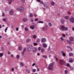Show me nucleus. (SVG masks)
I'll return each mask as SVG.
<instances>
[{
  "label": "nucleus",
  "mask_w": 74,
  "mask_h": 74,
  "mask_svg": "<svg viewBox=\"0 0 74 74\" xmlns=\"http://www.w3.org/2000/svg\"><path fill=\"white\" fill-rule=\"evenodd\" d=\"M69 55L70 56H73V53H70Z\"/></svg>",
  "instance_id": "nucleus-19"
},
{
  "label": "nucleus",
  "mask_w": 74,
  "mask_h": 74,
  "mask_svg": "<svg viewBox=\"0 0 74 74\" xmlns=\"http://www.w3.org/2000/svg\"><path fill=\"white\" fill-rule=\"evenodd\" d=\"M42 58H45V59H47V56L44 55L42 56Z\"/></svg>",
  "instance_id": "nucleus-26"
},
{
  "label": "nucleus",
  "mask_w": 74,
  "mask_h": 74,
  "mask_svg": "<svg viewBox=\"0 0 74 74\" xmlns=\"http://www.w3.org/2000/svg\"><path fill=\"white\" fill-rule=\"evenodd\" d=\"M32 71L34 72H36V69H33Z\"/></svg>",
  "instance_id": "nucleus-42"
},
{
  "label": "nucleus",
  "mask_w": 74,
  "mask_h": 74,
  "mask_svg": "<svg viewBox=\"0 0 74 74\" xmlns=\"http://www.w3.org/2000/svg\"><path fill=\"white\" fill-rule=\"evenodd\" d=\"M24 53H25L24 51H22V53H21V55L22 56H24L23 54H24Z\"/></svg>",
  "instance_id": "nucleus-34"
},
{
  "label": "nucleus",
  "mask_w": 74,
  "mask_h": 74,
  "mask_svg": "<svg viewBox=\"0 0 74 74\" xmlns=\"http://www.w3.org/2000/svg\"><path fill=\"white\" fill-rule=\"evenodd\" d=\"M26 48H25L23 49V52H25V51H26Z\"/></svg>",
  "instance_id": "nucleus-51"
},
{
  "label": "nucleus",
  "mask_w": 74,
  "mask_h": 74,
  "mask_svg": "<svg viewBox=\"0 0 74 74\" xmlns=\"http://www.w3.org/2000/svg\"><path fill=\"white\" fill-rule=\"evenodd\" d=\"M22 20L23 22H26L27 20V18H23Z\"/></svg>",
  "instance_id": "nucleus-24"
},
{
  "label": "nucleus",
  "mask_w": 74,
  "mask_h": 74,
  "mask_svg": "<svg viewBox=\"0 0 74 74\" xmlns=\"http://www.w3.org/2000/svg\"><path fill=\"white\" fill-rule=\"evenodd\" d=\"M43 5L45 7H47V3H44Z\"/></svg>",
  "instance_id": "nucleus-28"
},
{
  "label": "nucleus",
  "mask_w": 74,
  "mask_h": 74,
  "mask_svg": "<svg viewBox=\"0 0 74 74\" xmlns=\"http://www.w3.org/2000/svg\"><path fill=\"white\" fill-rule=\"evenodd\" d=\"M10 14L11 15H12L14 14V10H12L10 11Z\"/></svg>",
  "instance_id": "nucleus-7"
},
{
  "label": "nucleus",
  "mask_w": 74,
  "mask_h": 74,
  "mask_svg": "<svg viewBox=\"0 0 74 74\" xmlns=\"http://www.w3.org/2000/svg\"><path fill=\"white\" fill-rule=\"evenodd\" d=\"M34 46H36L37 45H38V43H33Z\"/></svg>",
  "instance_id": "nucleus-30"
},
{
  "label": "nucleus",
  "mask_w": 74,
  "mask_h": 74,
  "mask_svg": "<svg viewBox=\"0 0 74 74\" xmlns=\"http://www.w3.org/2000/svg\"><path fill=\"white\" fill-rule=\"evenodd\" d=\"M40 41V39H38L37 40V42H39Z\"/></svg>",
  "instance_id": "nucleus-37"
},
{
  "label": "nucleus",
  "mask_w": 74,
  "mask_h": 74,
  "mask_svg": "<svg viewBox=\"0 0 74 74\" xmlns=\"http://www.w3.org/2000/svg\"><path fill=\"white\" fill-rule=\"evenodd\" d=\"M67 48H70V47L69 46H67Z\"/></svg>",
  "instance_id": "nucleus-58"
},
{
  "label": "nucleus",
  "mask_w": 74,
  "mask_h": 74,
  "mask_svg": "<svg viewBox=\"0 0 74 74\" xmlns=\"http://www.w3.org/2000/svg\"><path fill=\"white\" fill-rule=\"evenodd\" d=\"M12 3V1L11 0L9 2V4H11Z\"/></svg>",
  "instance_id": "nucleus-47"
},
{
  "label": "nucleus",
  "mask_w": 74,
  "mask_h": 74,
  "mask_svg": "<svg viewBox=\"0 0 74 74\" xmlns=\"http://www.w3.org/2000/svg\"><path fill=\"white\" fill-rule=\"evenodd\" d=\"M69 40L70 41H73V38L72 37H71L69 38Z\"/></svg>",
  "instance_id": "nucleus-15"
},
{
  "label": "nucleus",
  "mask_w": 74,
  "mask_h": 74,
  "mask_svg": "<svg viewBox=\"0 0 74 74\" xmlns=\"http://www.w3.org/2000/svg\"><path fill=\"white\" fill-rule=\"evenodd\" d=\"M65 27L64 26L62 25L61 27V29L62 30H64Z\"/></svg>",
  "instance_id": "nucleus-22"
},
{
  "label": "nucleus",
  "mask_w": 74,
  "mask_h": 74,
  "mask_svg": "<svg viewBox=\"0 0 74 74\" xmlns=\"http://www.w3.org/2000/svg\"><path fill=\"white\" fill-rule=\"evenodd\" d=\"M35 65H36V63H34L32 65V66H35Z\"/></svg>",
  "instance_id": "nucleus-56"
},
{
  "label": "nucleus",
  "mask_w": 74,
  "mask_h": 74,
  "mask_svg": "<svg viewBox=\"0 0 74 74\" xmlns=\"http://www.w3.org/2000/svg\"><path fill=\"white\" fill-rule=\"evenodd\" d=\"M38 23H44V22L42 21H39L38 22Z\"/></svg>",
  "instance_id": "nucleus-23"
},
{
  "label": "nucleus",
  "mask_w": 74,
  "mask_h": 74,
  "mask_svg": "<svg viewBox=\"0 0 74 74\" xmlns=\"http://www.w3.org/2000/svg\"><path fill=\"white\" fill-rule=\"evenodd\" d=\"M25 31H28V29L26 27L25 28Z\"/></svg>",
  "instance_id": "nucleus-43"
},
{
  "label": "nucleus",
  "mask_w": 74,
  "mask_h": 74,
  "mask_svg": "<svg viewBox=\"0 0 74 74\" xmlns=\"http://www.w3.org/2000/svg\"><path fill=\"white\" fill-rule=\"evenodd\" d=\"M48 50L49 51H51V49L50 48V46H49L48 48Z\"/></svg>",
  "instance_id": "nucleus-55"
},
{
  "label": "nucleus",
  "mask_w": 74,
  "mask_h": 74,
  "mask_svg": "<svg viewBox=\"0 0 74 74\" xmlns=\"http://www.w3.org/2000/svg\"><path fill=\"white\" fill-rule=\"evenodd\" d=\"M3 56V53H0V57H2Z\"/></svg>",
  "instance_id": "nucleus-32"
},
{
  "label": "nucleus",
  "mask_w": 74,
  "mask_h": 74,
  "mask_svg": "<svg viewBox=\"0 0 74 74\" xmlns=\"http://www.w3.org/2000/svg\"><path fill=\"white\" fill-rule=\"evenodd\" d=\"M42 47H44V48H47V44L44 43H43L42 44Z\"/></svg>",
  "instance_id": "nucleus-8"
},
{
  "label": "nucleus",
  "mask_w": 74,
  "mask_h": 74,
  "mask_svg": "<svg viewBox=\"0 0 74 74\" xmlns=\"http://www.w3.org/2000/svg\"><path fill=\"white\" fill-rule=\"evenodd\" d=\"M8 54H9V55H10V54H11V53H10V52L8 51Z\"/></svg>",
  "instance_id": "nucleus-64"
},
{
  "label": "nucleus",
  "mask_w": 74,
  "mask_h": 74,
  "mask_svg": "<svg viewBox=\"0 0 74 74\" xmlns=\"http://www.w3.org/2000/svg\"><path fill=\"white\" fill-rule=\"evenodd\" d=\"M21 1L23 4H25V0H21Z\"/></svg>",
  "instance_id": "nucleus-21"
},
{
  "label": "nucleus",
  "mask_w": 74,
  "mask_h": 74,
  "mask_svg": "<svg viewBox=\"0 0 74 74\" xmlns=\"http://www.w3.org/2000/svg\"><path fill=\"white\" fill-rule=\"evenodd\" d=\"M31 21L32 22H33V19L32 18L31 19Z\"/></svg>",
  "instance_id": "nucleus-54"
},
{
  "label": "nucleus",
  "mask_w": 74,
  "mask_h": 74,
  "mask_svg": "<svg viewBox=\"0 0 74 74\" xmlns=\"http://www.w3.org/2000/svg\"><path fill=\"white\" fill-rule=\"evenodd\" d=\"M67 67H69L70 66V64H69L68 63L67 64Z\"/></svg>",
  "instance_id": "nucleus-53"
},
{
  "label": "nucleus",
  "mask_w": 74,
  "mask_h": 74,
  "mask_svg": "<svg viewBox=\"0 0 74 74\" xmlns=\"http://www.w3.org/2000/svg\"><path fill=\"white\" fill-rule=\"evenodd\" d=\"M18 49L19 50H20V51H21L22 49V48L21 47H18Z\"/></svg>",
  "instance_id": "nucleus-27"
},
{
  "label": "nucleus",
  "mask_w": 74,
  "mask_h": 74,
  "mask_svg": "<svg viewBox=\"0 0 74 74\" xmlns=\"http://www.w3.org/2000/svg\"><path fill=\"white\" fill-rule=\"evenodd\" d=\"M34 15L35 17H36V16H37V15H36V14H34Z\"/></svg>",
  "instance_id": "nucleus-59"
},
{
  "label": "nucleus",
  "mask_w": 74,
  "mask_h": 74,
  "mask_svg": "<svg viewBox=\"0 0 74 74\" xmlns=\"http://www.w3.org/2000/svg\"><path fill=\"white\" fill-rule=\"evenodd\" d=\"M3 21H4V22H7V19L5 18H3Z\"/></svg>",
  "instance_id": "nucleus-35"
},
{
  "label": "nucleus",
  "mask_w": 74,
  "mask_h": 74,
  "mask_svg": "<svg viewBox=\"0 0 74 74\" xmlns=\"http://www.w3.org/2000/svg\"><path fill=\"white\" fill-rule=\"evenodd\" d=\"M59 62L60 63V64L61 65H65L66 64V61L62 60H59Z\"/></svg>",
  "instance_id": "nucleus-1"
},
{
  "label": "nucleus",
  "mask_w": 74,
  "mask_h": 74,
  "mask_svg": "<svg viewBox=\"0 0 74 74\" xmlns=\"http://www.w3.org/2000/svg\"><path fill=\"white\" fill-rule=\"evenodd\" d=\"M8 29V27H7L5 29L4 31L5 32H7V29Z\"/></svg>",
  "instance_id": "nucleus-40"
},
{
  "label": "nucleus",
  "mask_w": 74,
  "mask_h": 74,
  "mask_svg": "<svg viewBox=\"0 0 74 74\" xmlns=\"http://www.w3.org/2000/svg\"><path fill=\"white\" fill-rule=\"evenodd\" d=\"M12 71H14V69L12 68Z\"/></svg>",
  "instance_id": "nucleus-61"
},
{
  "label": "nucleus",
  "mask_w": 74,
  "mask_h": 74,
  "mask_svg": "<svg viewBox=\"0 0 74 74\" xmlns=\"http://www.w3.org/2000/svg\"><path fill=\"white\" fill-rule=\"evenodd\" d=\"M68 14H69V15H70V14H71V13H70V12H68Z\"/></svg>",
  "instance_id": "nucleus-60"
},
{
  "label": "nucleus",
  "mask_w": 74,
  "mask_h": 74,
  "mask_svg": "<svg viewBox=\"0 0 74 74\" xmlns=\"http://www.w3.org/2000/svg\"><path fill=\"white\" fill-rule=\"evenodd\" d=\"M26 71L27 73H28L29 74L30 73V69H27L26 70Z\"/></svg>",
  "instance_id": "nucleus-14"
},
{
  "label": "nucleus",
  "mask_w": 74,
  "mask_h": 74,
  "mask_svg": "<svg viewBox=\"0 0 74 74\" xmlns=\"http://www.w3.org/2000/svg\"><path fill=\"white\" fill-rule=\"evenodd\" d=\"M38 20V18H36L35 19V21H37Z\"/></svg>",
  "instance_id": "nucleus-52"
},
{
  "label": "nucleus",
  "mask_w": 74,
  "mask_h": 74,
  "mask_svg": "<svg viewBox=\"0 0 74 74\" xmlns=\"http://www.w3.org/2000/svg\"><path fill=\"white\" fill-rule=\"evenodd\" d=\"M2 16H4V13H2Z\"/></svg>",
  "instance_id": "nucleus-63"
},
{
  "label": "nucleus",
  "mask_w": 74,
  "mask_h": 74,
  "mask_svg": "<svg viewBox=\"0 0 74 74\" xmlns=\"http://www.w3.org/2000/svg\"><path fill=\"white\" fill-rule=\"evenodd\" d=\"M74 61V60L73 59H70L69 60V62L70 63H73Z\"/></svg>",
  "instance_id": "nucleus-11"
},
{
  "label": "nucleus",
  "mask_w": 74,
  "mask_h": 74,
  "mask_svg": "<svg viewBox=\"0 0 74 74\" xmlns=\"http://www.w3.org/2000/svg\"><path fill=\"white\" fill-rule=\"evenodd\" d=\"M70 22L72 23H74V18L73 17H71L69 19Z\"/></svg>",
  "instance_id": "nucleus-4"
},
{
  "label": "nucleus",
  "mask_w": 74,
  "mask_h": 74,
  "mask_svg": "<svg viewBox=\"0 0 74 74\" xmlns=\"http://www.w3.org/2000/svg\"><path fill=\"white\" fill-rule=\"evenodd\" d=\"M20 65L22 67H23V66H24V65L23 64V62H20Z\"/></svg>",
  "instance_id": "nucleus-17"
},
{
  "label": "nucleus",
  "mask_w": 74,
  "mask_h": 74,
  "mask_svg": "<svg viewBox=\"0 0 74 74\" xmlns=\"http://www.w3.org/2000/svg\"><path fill=\"white\" fill-rule=\"evenodd\" d=\"M45 30H48V28L47 26L45 27Z\"/></svg>",
  "instance_id": "nucleus-45"
},
{
  "label": "nucleus",
  "mask_w": 74,
  "mask_h": 74,
  "mask_svg": "<svg viewBox=\"0 0 74 74\" xmlns=\"http://www.w3.org/2000/svg\"><path fill=\"white\" fill-rule=\"evenodd\" d=\"M31 41V39L29 38H28L26 39V42L27 43L29 42V41Z\"/></svg>",
  "instance_id": "nucleus-16"
},
{
  "label": "nucleus",
  "mask_w": 74,
  "mask_h": 74,
  "mask_svg": "<svg viewBox=\"0 0 74 74\" xmlns=\"http://www.w3.org/2000/svg\"><path fill=\"white\" fill-rule=\"evenodd\" d=\"M30 28L31 29H32V30H34V29L35 28V26H34V25H32V26H31Z\"/></svg>",
  "instance_id": "nucleus-12"
},
{
  "label": "nucleus",
  "mask_w": 74,
  "mask_h": 74,
  "mask_svg": "<svg viewBox=\"0 0 74 74\" xmlns=\"http://www.w3.org/2000/svg\"><path fill=\"white\" fill-rule=\"evenodd\" d=\"M62 36L64 37H65L66 36V35L65 34H62Z\"/></svg>",
  "instance_id": "nucleus-50"
},
{
  "label": "nucleus",
  "mask_w": 74,
  "mask_h": 74,
  "mask_svg": "<svg viewBox=\"0 0 74 74\" xmlns=\"http://www.w3.org/2000/svg\"><path fill=\"white\" fill-rule=\"evenodd\" d=\"M33 38H36V36L35 35H34L33 36Z\"/></svg>",
  "instance_id": "nucleus-41"
},
{
  "label": "nucleus",
  "mask_w": 74,
  "mask_h": 74,
  "mask_svg": "<svg viewBox=\"0 0 74 74\" xmlns=\"http://www.w3.org/2000/svg\"><path fill=\"white\" fill-rule=\"evenodd\" d=\"M48 25L50 27H51V26H52V24H51V23H48Z\"/></svg>",
  "instance_id": "nucleus-29"
},
{
  "label": "nucleus",
  "mask_w": 74,
  "mask_h": 74,
  "mask_svg": "<svg viewBox=\"0 0 74 74\" xmlns=\"http://www.w3.org/2000/svg\"><path fill=\"white\" fill-rule=\"evenodd\" d=\"M64 18L66 19H69V17L67 16H65Z\"/></svg>",
  "instance_id": "nucleus-25"
},
{
  "label": "nucleus",
  "mask_w": 74,
  "mask_h": 74,
  "mask_svg": "<svg viewBox=\"0 0 74 74\" xmlns=\"http://www.w3.org/2000/svg\"><path fill=\"white\" fill-rule=\"evenodd\" d=\"M33 15L32 14V13L29 14V17H30L31 18H32V17H33Z\"/></svg>",
  "instance_id": "nucleus-18"
},
{
  "label": "nucleus",
  "mask_w": 74,
  "mask_h": 74,
  "mask_svg": "<svg viewBox=\"0 0 74 74\" xmlns=\"http://www.w3.org/2000/svg\"><path fill=\"white\" fill-rule=\"evenodd\" d=\"M51 5L52 6H54V5H55V3L52 1H51Z\"/></svg>",
  "instance_id": "nucleus-13"
},
{
  "label": "nucleus",
  "mask_w": 74,
  "mask_h": 74,
  "mask_svg": "<svg viewBox=\"0 0 74 74\" xmlns=\"http://www.w3.org/2000/svg\"><path fill=\"white\" fill-rule=\"evenodd\" d=\"M60 39L61 40H62V41H63V40H64V39H63V38L62 37H61L60 38Z\"/></svg>",
  "instance_id": "nucleus-49"
},
{
  "label": "nucleus",
  "mask_w": 74,
  "mask_h": 74,
  "mask_svg": "<svg viewBox=\"0 0 74 74\" xmlns=\"http://www.w3.org/2000/svg\"><path fill=\"white\" fill-rule=\"evenodd\" d=\"M17 58V59H19V58H20V56L18 55H17L16 56Z\"/></svg>",
  "instance_id": "nucleus-38"
},
{
  "label": "nucleus",
  "mask_w": 74,
  "mask_h": 74,
  "mask_svg": "<svg viewBox=\"0 0 74 74\" xmlns=\"http://www.w3.org/2000/svg\"><path fill=\"white\" fill-rule=\"evenodd\" d=\"M18 30H19V29H18V27H16V30L17 31H18Z\"/></svg>",
  "instance_id": "nucleus-57"
},
{
  "label": "nucleus",
  "mask_w": 74,
  "mask_h": 74,
  "mask_svg": "<svg viewBox=\"0 0 74 74\" xmlns=\"http://www.w3.org/2000/svg\"><path fill=\"white\" fill-rule=\"evenodd\" d=\"M45 41H46V39H45V38H42V39H41L42 42V43H43V42H45Z\"/></svg>",
  "instance_id": "nucleus-9"
},
{
  "label": "nucleus",
  "mask_w": 74,
  "mask_h": 74,
  "mask_svg": "<svg viewBox=\"0 0 74 74\" xmlns=\"http://www.w3.org/2000/svg\"><path fill=\"white\" fill-rule=\"evenodd\" d=\"M32 51L33 53H36L37 52V49L36 47H32Z\"/></svg>",
  "instance_id": "nucleus-3"
},
{
  "label": "nucleus",
  "mask_w": 74,
  "mask_h": 74,
  "mask_svg": "<svg viewBox=\"0 0 74 74\" xmlns=\"http://www.w3.org/2000/svg\"><path fill=\"white\" fill-rule=\"evenodd\" d=\"M67 41L69 43V44H71V42H70V41L69 40H67Z\"/></svg>",
  "instance_id": "nucleus-48"
},
{
  "label": "nucleus",
  "mask_w": 74,
  "mask_h": 74,
  "mask_svg": "<svg viewBox=\"0 0 74 74\" xmlns=\"http://www.w3.org/2000/svg\"><path fill=\"white\" fill-rule=\"evenodd\" d=\"M61 53L62 54V56H66V54H65V53H64V51H61Z\"/></svg>",
  "instance_id": "nucleus-10"
},
{
  "label": "nucleus",
  "mask_w": 74,
  "mask_h": 74,
  "mask_svg": "<svg viewBox=\"0 0 74 74\" xmlns=\"http://www.w3.org/2000/svg\"><path fill=\"white\" fill-rule=\"evenodd\" d=\"M64 30L65 31H66V30H68V28L67 27H65Z\"/></svg>",
  "instance_id": "nucleus-36"
},
{
  "label": "nucleus",
  "mask_w": 74,
  "mask_h": 74,
  "mask_svg": "<svg viewBox=\"0 0 74 74\" xmlns=\"http://www.w3.org/2000/svg\"><path fill=\"white\" fill-rule=\"evenodd\" d=\"M38 51H40L41 50V48L40 47H39L38 48Z\"/></svg>",
  "instance_id": "nucleus-46"
},
{
  "label": "nucleus",
  "mask_w": 74,
  "mask_h": 74,
  "mask_svg": "<svg viewBox=\"0 0 74 74\" xmlns=\"http://www.w3.org/2000/svg\"><path fill=\"white\" fill-rule=\"evenodd\" d=\"M65 72V74H67V73H68V71H67V70H65L64 71Z\"/></svg>",
  "instance_id": "nucleus-39"
},
{
  "label": "nucleus",
  "mask_w": 74,
  "mask_h": 74,
  "mask_svg": "<svg viewBox=\"0 0 74 74\" xmlns=\"http://www.w3.org/2000/svg\"><path fill=\"white\" fill-rule=\"evenodd\" d=\"M19 10L21 12H23L24 11V8L23 6H21L20 7Z\"/></svg>",
  "instance_id": "nucleus-5"
},
{
  "label": "nucleus",
  "mask_w": 74,
  "mask_h": 74,
  "mask_svg": "<svg viewBox=\"0 0 74 74\" xmlns=\"http://www.w3.org/2000/svg\"><path fill=\"white\" fill-rule=\"evenodd\" d=\"M48 69L49 70L52 71V70H53V67L49 66L48 67Z\"/></svg>",
  "instance_id": "nucleus-6"
},
{
  "label": "nucleus",
  "mask_w": 74,
  "mask_h": 74,
  "mask_svg": "<svg viewBox=\"0 0 74 74\" xmlns=\"http://www.w3.org/2000/svg\"><path fill=\"white\" fill-rule=\"evenodd\" d=\"M70 70H71L72 71H73V70H74V68H73V67H71L70 68Z\"/></svg>",
  "instance_id": "nucleus-44"
},
{
  "label": "nucleus",
  "mask_w": 74,
  "mask_h": 74,
  "mask_svg": "<svg viewBox=\"0 0 74 74\" xmlns=\"http://www.w3.org/2000/svg\"><path fill=\"white\" fill-rule=\"evenodd\" d=\"M42 31H45V29L44 27H43L42 28Z\"/></svg>",
  "instance_id": "nucleus-33"
},
{
  "label": "nucleus",
  "mask_w": 74,
  "mask_h": 74,
  "mask_svg": "<svg viewBox=\"0 0 74 74\" xmlns=\"http://www.w3.org/2000/svg\"><path fill=\"white\" fill-rule=\"evenodd\" d=\"M45 51V50H44V49H41V52H44Z\"/></svg>",
  "instance_id": "nucleus-31"
},
{
  "label": "nucleus",
  "mask_w": 74,
  "mask_h": 74,
  "mask_svg": "<svg viewBox=\"0 0 74 74\" xmlns=\"http://www.w3.org/2000/svg\"><path fill=\"white\" fill-rule=\"evenodd\" d=\"M40 3L42 4H43V1H40Z\"/></svg>",
  "instance_id": "nucleus-62"
},
{
  "label": "nucleus",
  "mask_w": 74,
  "mask_h": 74,
  "mask_svg": "<svg viewBox=\"0 0 74 74\" xmlns=\"http://www.w3.org/2000/svg\"><path fill=\"white\" fill-rule=\"evenodd\" d=\"M54 64V63H51L49 64V66L50 67H53V64Z\"/></svg>",
  "instance_id": "nucleus-20"
},
{
  "label": "nucleus",
  "mask_w": 74,
  "mask_h": 74,
  "mask_svg": "<svg viewBox=\"0 0 74 74\" xmlns=\"http://www.w3.org/2000/svg\"><path fill=\"white\" fill-rule=\"evenodd\" d=\"M33 48V46L31 45H29L27 47V50L28 52H31L32 51V49Z\"/></svg>",
  "instance_id": "nucleus-2"
}]
</instances>
